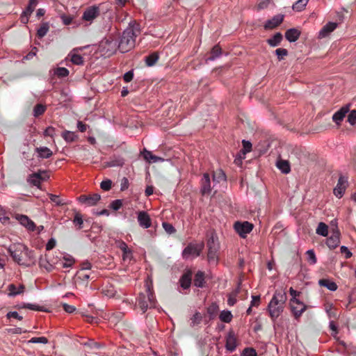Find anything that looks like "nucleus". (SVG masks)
Returning <instances> with one entry per match:
<instances>
[{
    "label": "nucleus",
    "instance_id": "1",
    "mask_svg": "<svg viewBox=\"0 0 356 356\" xmlns=\"http://www.w3.org/2000/svg\"><path fill=\"white\" fill-rule=\"evenodd\" d=\"M8 251L13 259L20 266H31L35 264V252L22 243L11 245Z\"/></svg>",
    "mask_w": 356,
    "mask_h": 356
},
{
    "label": "nucleus",
    "instance_id": "2",
    "mask_svg": "<svg viewBox=\"0 0 356 356\" xmlns=\"http://www.w3.org/2000/svg\"><path fill=\"white\" fill-rule=\"evenodd\" d=\"M140 33L139 24H129V26L122 32L118 42V49L122 53L131 50L136 44V38Z\"/></svg>",
    "mask_w": 356,
    "mask_h": 356
},
{
    "label": "nucleus",
    "instance_id": "3",
    "mask_svg": "<svg viewBox=\"0 0 356 356\" xmlns=\"http://www.w3.org/2000/svg\"><path fill=\"white\" fill-rule=\"evenodd\" d=\"M145 287V293H140L136 299L137 305L143 313H145L148 308H154L156 303L152 281L149 282L147 281Z\"/></svg>",
    "mask_w": 356,
    "mask_h": 356
},
{
    "label": "nucleus",
    "instance_id": "4",
    "mask_svg": "<svg viewBox=\"0 0 356 356\" xmlns=\"http://www.w3.org/2000/svg\"><path fill=\"white\" fill-rule=\"evenodd\" d=\"M286 300L285 293L276 291L273 295L268 305L269 315L273 321H275L282 313Z\"/></svg>",
    "mask_w": 356,
    "mask_h": 356
},
{
    "label": "nucleus",
    "instance_id": "5",
    "mask_svg": "<svg viewBox=\"0 0 356 356\" xmlns=\"http://www.w3.org/2000/svg\"><path fill=\"white\" fill-rule=\"evenodd\" d=\"M117 49H118V44L112 35H110L103 39L99 45V50L100 53L106 56L109 57L113 55Z\"/></svg>",
    "mask_w": 356,
    "mask_h": 356
},
{
    "label": "nucleus",
    "instance_id": "6",
    "mask_svg": "<svg viewBox=\"0 0 356 356\" xmlns=\"http://www.w3.org/2000/svg\"><path fill=\"white\" fill-rule=\"evenodd\" d=\"M208 248L207 260L210 264H217L218 260V252L219 250V243L218 237L212 234L207 243Z\"/></svg>",
    "mask_w": 356,
    "mask_h": 356
},
{
    "label": "nucleus",
    "instance_id": "7",
    "mask_svg": "<svg viewBox=\"0 0 356 356\" xmlns=\"http://www.w3.org/2000/svg\"><path fill=\"white\" fill-rule=\"evenodd\" d=\"M204 248V243H189L183 250L182 256L187 259L190 256L198 257Z\"/></svg>",
    "mask_w": 356,
    "mask_h": 356
},
{
    "label": "nucleus",
    "instance_id": "8",
    "mask_svg": "<svg viewBox=\"0 0 356 356\" xmlns=\"http://www.w3.org/2000/svg\"><path fill=\"white\" fill-rule=\"evenodd\" d=\"M253 227V225L248 221H237L234 225V230L243 238H246L247 235L252 232Z\"/></svg>",
    "mask_w": 356,
    "mask_h": 356
},
{
    "label": "nucleus",
    "instance_id": "9",
    "mask_svg": "<svg viewBox=\"0 0 356 356\" xmlns=\"http://www.w3.org/2000/svg\"><path fill=\"white\" fill-rule=\"evenodd\" d=\"M40 0H29L27 6L22 11L20 15V22L24 24H27L29 21V17L34 11L35 7Z\"/></svg>",
    "mask_w": 356,
    "mask_h": 356
},
{
    "label": "nucleus",
    "instance_id": "10",
    "mask_svg": "<svg viewBox=\"0 0 356 356\" xmlns=\"http://www.w3.org/2000/svg\"><path fill=\"white\" fill-rule=\"evenodd\" d=\"M290 307L296 320H298L302 313L307 309V306L299 300H290Z\"/></svg>",
    "mask_w": 356,
    "mask_h": 356
},
{
    "label": "nucleus",
    "instance_id": "11",
    "mask_svg": "<svg viewBox=\"0 0 356 356\" xmlns=\"http://www.w3.org/2000/svg\"><path fill=\"white\" fill-rule=\"evenodd\" d=\"M56 264H58V261L51 259L48 254H45L44 257H40L39 259L40 268H44L48 273L53 271L56 268Z\"/></svg>",
    "mask_w": 356,
    "mask_h": 356
},
{
    "label": "nucleus",
    "instance_id": "12",
    "mask_svg": "<svg viewBox=\"0 0 356 356\" xmlns=\"http://www.w3.org/2000/svg\"><path fill=\"white\" fill-rule=\"evenodd\" d=\"M347 186L348 177L343 175H340L336 187L334 188L333 193L334 195L338 198L342 197L343 194L345 193Z\"/></svg>",
    "mask_w": 356,
    "mask_h": 356
},
{
    "label": "nucleus",
    "instance_id": "13",
    "mask_svg": "<svg viewBox=\"0 0 356 356\" xmlns=\"http://www.w3.org/2000/svg\"><path fill=\"white\" fill-rule=\"evenodd\" d=\"M100 15L99 6H92L88 7L84 11L82 19L87 22H92Z\"/></svg>",
    "mask_w": 356,
    "mask_h": 356
},
{
    "label": "nucleus",
    "instance_id": "14",
    "mask_svg": "<svg viewBox=\"0 0 356 356\" xmlns=\"http://www.w3.org/2000/svg\"><path fill=\"white\" fill-rule=\"evenodd\" d=\"M14 218L29 231H34L35 229V224L27 216L23 214L15 213Z\"/></svg>",
    "mask_w": 356,
    "mask_h": 356
},
{
    "label": "nucleus",
    "instance_id": "15",
    "mask_svg": "<svg viewBox=\"0 0 356 356\" xmlns=\"http://www.w3.org/2000/svg\"><path fill=\"white\" fill-rule=\"evenodd\" d=\"M137 220L139 225L143 228L147 229L152 226V220L147 211L137 212Z\"/></svg>",
    "mask_w": 356,
    "mask_h": 356
},
{
    "label": "nucleus",
    "instance_id": "16",
    "mask_svg": "<svg viewBox=\"0 0 356 356\" xmlns=\"http://www.w3.org/2000/svg\"><path fill=\"white\" fill-rule=\"evenodd\" d=\"M100 198V195L95 193L90 195H81L79 197L78 200L81 203L91 207L97 204Z\"/></svg>",
    "mask_w": 356,
    "mask_h": 356
},
{
    "label": "nucleus",
    "instance_id": "17",
    "mask_svg": "<svg viewBox=\"0 0 356 356\" xmlns=\"http://www.w3.org/2000/svg\"><path fill=\"white\" fill-rule=\"evenodd\" d=\"M340 243V232L338 229H333L332 234L327 238L326 244L331 250H334Z\"/></svg>",
    "mask_w": 356,
    "mask_h": 356
},
{
    "label": "nucleus",
    "instance_id": "18",
    "mask_svg": "<svg viewBox=\"0 0 356 356\" xmlns=\"http://www.w3.org/2000/svg\"><path fill=\"white\" fill-rule=\"evenodd\" d=\"M237 346V339L234 332L231 330L226 336L225 348L229 352H233Z\"/></svg>",
    "mask_w": 356,
    "mask_h": 356
},
{
    "label": "nucleus",
    "instance_id": "19",
    "mask_svg": "<svg viewBox=\"0 0 356 356\" xmlns=\"http://www.w3.org/2000/svg\"><path fill=\"white\" fill-rule=\"evenodd\" d=\"M337 26L338 24L336 22L327 23L318 32V38L322 39L326 38L337 29Z\"/></svg>",
    "mask_w": 356,
    "mask_h": 356
},
{
    "label": "nucleus",
    "instance_id": "20",
    "mask_svg": "<svg viewBox=\"0 0 356 356\" xmlns=\"http://www.w3.org/2000/svg\"><path fill=\"white\" fill-rule=\"evenodd\" d=\"M284 19L283 15H275L272 19H268L266 22L264 24V29L266 30L273 29L277 27L280 24H282Z\"/></svg>",
    "mask_w": 356,
    "mask_h": 356
},
{
    "label": "nucleus",
    "instance_id": "21",
    "mask_svg": "<svg viewBox=\"0 0 356 356\" xmlns=\"http://www.w3.org/2000/svg\"><path fill=\"white\" fill-rule=\"evenodd\" d=\"M350 106L345 105L337 111L332 116V120L338 125L341 124L346 114L349 112Z\"/></svg>",
    "mask_w": 356,
    "mask_h": 356
},
{
    "label": "nucleus",
    "instance_id": "22",
    "mask_svg": "<svg viewBox=\"0 0 356 356\" xmlns=\"http://www.w3.org/2000/svg\"><path fill=\"white\" fill-rule=\"evenodd\" d=\"M211 191V180L210 176L208 173H204L201 179V189L200 192L202 195H206L210 193Z\"/></svg>",
    "mask_w": 356,
    "mask_h": 356
},
{
    "label": "nucleus",
    "instance_id": "23",
    "mask_svg": "<svg viewBox=\"0 0 356 356\" xmlns=\"http://www.w3.org/2000/svg\"><path fill=\"white\" fill-rule=\"evenodd\" d=\"M124 164V159L119 155H113L110 157L109 161L105 163L106 167H122Z\"/></svg>",
    "mask_w": 356,
    "mask_h": 356
},
{
    "label": "nucleus",
    "instance_id": "24",
    "mask_svg": "<svg viewBox=\"0 0 356 356\" xmlns=\"http://www.w3.org/2000/svg\"><path fill=\"white\" fill-rule=\"evenodd\" d=\"M193 273L191 270H187L180 277L179 282L184 289H187L191 286Z\"/></svg>",
    "mask_w": 356,
    "mask_h": 356
},
{
    "label": "nucleus",
    "instance_id": "25",
    "mask_svg": "<svg viewBox=\"0 0 356 356\" xmlns=\"http://www.w3.org/2000/svg\"><path fill=\"white\" fill-rule=\"evenodd\" d=\"M68 57L70 58L71 62L73 64L81 65L83 64V58L78 54V49H74L68 54Z\"/></svg>",
    "mask_w": 356,
    "mask_h": 356
},
{
    "label": "nucleus",
    "instance_id": "26",
    "mask_svg": "<svg viewBox=\"0 0 356 356\" xmlns=\"http://www.w3.org/2000/svg\"><path fill=\"white\" fill-rule=\"evenodd\" d=\"M194 285L199 288H203L205 284V273L203 271L198 270L193 279Z\"/></svg>",
    "mask_w": 356,
    "mask_h": 356
},
{
    "label": "nucleus",
    "instance_id": "27",
    "mask_svg": "<svg viewBox=\"0 0 356 356\" xmlns=\"http://www.w3.org/2000/svg\"><path fill=\"white\" fill-rule=\"evenodd\" d=\"M38 157L40 159H49L53 155L52 151L47 147H39L35 148Z\"/></svg>",
    "mask_w": 356,
    "mask_h": 356
},
{
    "label": "nucleus",
    "instance_id": "28",
    "mask_svg": "<svg viewBox=\"0 0 356 356\" xmlns=\"http://www.w3.org/2000/svg\"><path fill=\"white\" fill-rule=\"evenodd\" d=\"M300 35V31L296 29H288L285 33V38L289 42H296Z\"/></svg>",
    "mask_w": 356,
    "mask_h": 356
},
{
    "label": "nucleus",
    "instance_id": "29",
    "mask_svg": "<svg viewBox=\"0 0 356 356\" xmlns=\"http://www.w3.org/2000/svg\"><path fill=\"white\" fill-rule=\"evenodd\" d=\"M219 307L216 302H212L207 308V313L209 317V320H213L218 312Z\"/></svg>",
    "mask_w": 356,
    "mask_h": 356
},
{
    "label": "nucleus",
    "instance_id": "30",
    "mask_svg": "<svg viewBox=\"0 0 356 356\" xmlns=\"http://www.w3.org/2000/svg\"><path fill=\"white\" fill-rule=\"evenodd\" d=\"M276 166L284 174H288L291 172L289 162L286 160L279 159L277 161Z\"/></svg>",
    "mask_w": 356,
    "mask_h": 356
},
{
    "label": "nucleus",
    "instance_id": "31",
    "mask_svg": "<svg viewBox=\"0 0 356 356\" xmlns=\"http://www.w3.org/2000/svg\"><path fill=\"white\" fill-rule=\"evenodd\" d=\"M318 284L321 286L326 287L327 289L332 291H335L338 288L337 284L334 282L328 279L319 280Z\"/></svg>",
    "mask_w": 356,
    "mask_h": 356
},
{
    "label": "nucleus",
    "instance_id": "32",
    "mask_svg": "<svg viewBox=\"0 0 356 356\" xmlns=\"http://www.w3.org/2000/svg\"><path fill=\"white\" fill-rule=\"evenodd\" d=\"M8 289L9 291L8 295L10 296H15L17 295H19L24 292V286L22 284L18 288H17V286L14 284H10L8 285Z\"/></svg>",
    "mask_w": 356,
    "mask_h": 356
},
{
    "label": "nucleus",
    "instance_id": "33",
    "mask_svg": "<svg viewBox=\"0 0 356 356\" xmlns=\"http://www.w3.org/2000/svg\"><path fill=\"white\" fill-rule=\"evenodd\" d=\"M159 58V55L157 52H153L150 54L149 56L145 57V64L148 67H152L154 65Z\"/></svg>",
    "mask_w": 356,
    "mask_h": 356
},
{
    "label": "nucleus",
    "instance_id": "34",
    "mask_svg": "<svg viewBox=\"0 0 356 356\" xmlns=\"http://www.w3.org/2000/svg\"><path fill=\"white\" fill-rule=\"evenodd\" d=\"M282 38V33H277L272 38L268 39L267 42L271 47H277L281 43Z\"/></svg>",
    "mask_w": 356,
    "mask_h": 356
},
{
    "label": "nucleus",
    "instance_id": "35",
    "mask_svg": "<svg viewBox=\"0 0 356 356\" xmlns=\"http://www.w3.org/2000/svg\"><path fill=\"white\" fill-rule=\"evenodd\" d=\"M210 56L207 60H213L216 58L220 57L222 54V49L219 44L215 45L211 50Z\"/></svg>",
    "mask_w": 356,
    "mask_h": 356
},
{
    "label": "nucleus",
    "instance_id": "36",
    "mask_svg": "<svg viewBox=\"0 0 356 356\" xmlns=\"http://www.w3.org/2000/svg\"><path fill=\"white\" fill-rule=\"evenodd\" d=\"M63 139L67 143H72L77 140L78 136L72 131H65L61 134Z\"/></svg>",
    "mask_w": 356,
    "mask_h": 356
},
{
    "label": "nucleus",
    "instance_id": "37",
    "mask_svg": "<svg viewBox=\"0 0 356 356\" xmlns=\"http://www.w3.org/2000/svg\"><path fill=\"white\" fill-rule=\"evenodd\" d=\"M72 222L77 229H81L83 228V220L82 218V215L79 212L75 211Z\"/></svg>",
    "mask_w": 356,
    "mask_h": 356
},
{
    "label": "nucleus",
    "instance_id": "38",
    "mask_svg": "<svg viewBox=\"0 0 356 356\" xmlns=\"http://www.w3.org/2000/svg\"><path fill=\"white\" fill-rule=\"evenodd\" d=\"M219 318L222 322L229 323L232 321L233 316L230 311L223 310L220 312Z\"/></svg>",
    "mask_w": 356,
    "mask_h": 356
},
{
    "label": "nucleus",
    "instance_id": "39",
    "mask_svg": "<svg viewBox=\"0 0 356 356\" xmlns=\"http://www.w3.org/2000/svg\"><path fill=\"white\" fill-rule=\"evenodd\" d=\"M49 25L48 22L42 23L37 31V36L38 38H43L49 31Z\"/></svg>",
    "mask_w": 356,
    "mask_h": 356
},
{
    "label": "nucleus",
    "instance_id": "40",
    "mask_svg": "<svg viewBox=\"0 0 356 356\" xmlns=\"http://www.w3.org/2000/svg\"><path fill=\"white\" fill-rule=\"evenodd\" d=\"M316 232L318 235L327 236L328 234V226L324 222H319Z\"/></svg>",
    "mask_w": 356,
    "mask_h": 356
},
{
    "label": "nucleus",
    "instance_id": "41",
    "mask_svg": "<svg viewBox=\"0 0 356 356\" xmlns=\"http://www.w3.org/2000/svg\"><path fill=\"white\" fill-rule=\"evenodd\" d=\"M47 108L45 105L38 104L34 106L33 108V116L38 118L42 115H43L46 111Z\"/></svg>",
    "mask_w": 356,
    "mask_h": 356
},
{
    "label": "nucleus",
    "instance_id": "42",
    "mask_svg": "<svg viewBox=\"0 0 356 356\" xmlns=\"http://www.w3.org/2000/svg\"><path fill=\"white\" fill-rule=\"evenodd\" d=\"M27 181L31 185L35 186L38 188L40 187L41 183L38 180V174H31L27 179Z\"/></svg>",
    "mask_w": 356,
    "mask_h": 356
},
{
    "label": "nucleus",
    "instance_id": "43",
    "mask_svg": "<svg viewBox=\"0 0 356 356\" xmlns=\"http://www.w3.org/2000/svg\"><path fill=\"white\" fill-rule=\"evenodd\" d=\"M63 259L65 261L60 264L62 268L72 267L75 262L74 259L70 255L64 256Z\"/></svg>",
    "mask_w": 356,
    "mask_h": 356
},
{
    "label": "nucleus",
    "instance_id": "44",
    "mask_svg": "<svg viewBox=\"0 0 356 356\" xmlns=\"http://www.w3.org/2000/svg\"><path fill=\"white\" fill-rule=\"evenodd\" d=\"M308 1L306 0H298L293 5V10L296 11H301L302 10Z\"/></svg>",
    "mask_w": 356,
    "mask_h": 356
},
{
    "label": "nucleus",
    "instance_id": "45",
    "mask_svg": "<svg viewBox=\"0 0 356 356\" xmlns=\"http://www.w3.org/2000/svg\"><path fill=\"white\" fill-rule=\"evenodd\" d=\"M33 174H38V180L40 181V183L48 180L49 178V174L47 170H39L38 172H34Z\"/></svg>",
    "mask_w": 356,
    "mask_h": 356
},
{
    "label": "nucleus",
    "instance_id": "46",
    "mask_svg": "<svg viewBox=\"0 0 356 356\" xmlns=\"http://www.w3.org/2000/svg\"><path fill=\"white\" fill-rule=\"evenodd\" d=\"M54 74L59 78H64L69 75V70L65 67H58L55 70Z\"/></svg>",
    "mask_w": 356,
    "mask_h": 356
},
{
    "label": "nucleus",
    "instance_id": "47",
    "mask_svg": "<svg viewBox=\"0 0 356 356\" xmlns=\"http://www.w3.org/2000/svg\"><path fill=\"white\" fill-rule=\"evenodd\" d=\"M119 248L122 251V252H123V255H122L123 259L125 260L126 257H127L129 254H131V252L129 249L128 245H127V243H124V241H121L120 243Z\"/></svg>",
    "mask_w": 356,
    "mask_h": 356
},
{
    "label": "nucleus",
    "instance_id": "48",
    "mask_svg": "<svg viewBox=\"0 0 356 356\" xmlns=\"http://www.w3.org/2000/svg\"><path fill=\"white\" fill-rule=\"evenodd\" d=\"M306 255L307 257V261L312 264L314 265L316 264L317 259L315 254V252L313 250H309L306 252Z\"/></svg>",
    "mask_w": 356,
    "mask_h": 356
},
{
    "label": "nucleus",
    "instance_id": "49",
    "mask_svg": "<svg viewBox=\"0 0 356 356\" xmlns=\"http://www.w3.org/2000/svg\"><path fill=\"white\" fill-rule=\"evenodd\" d=\"M83 345L91 350H97L102 346L101 343H97L92 339H88L86 342L83 343Z\"/></svg>",
    "mask_w": 356,
    "mask_h": 356
},
{
    "label": "nucleus",
    "instance_id": "50",
    "mask_svg": "<svg viewBox=\"0 0 356 356\" xmlns=\"http://www.w3.org/2000/svg\"><path fill=\"white\" fill-rule=\"evenodd\" d=\"M325 309L329 317H336L337 313L336 310L334 308L332 304L326 303L325 305Z\"/></svg>",
    "mask_w": 356,
    "mask_h": 356
},
{
    "label": "nucleus",
    "instance_id": "51",
    "mask_svg": "<svg viewBox=\"0 0 356 356\" xmlns=\"http://www.w3.org/2000/svg\"><path fill=\"white\" fill-rule=\"evenodd\" d=\"M162 226L164 229V230L168 234H172L176 232V229L174 227V226L167 222H163L162 223Z\"/></svg>",
    "mask_w": 356,
    "mask_h": 356
},
{
    "label": "nucleus",
    "instance_id": "52",
    "mask_svg": "<svg viewBox=\"0 0 356 356\" xmlns=\"http://www.w3.org/2000/svg\"><path fill=\"white\" fill-rule=\"evenodd\" d=\"M10 218L6 214L5 209L0 205V221L2 223L9 222Z\"/></svg>",
    "mask_w": 356,
    "mask_h": 356
},
{
    "label": "nucleus",
    "instance_id": "53",
    "mask_svg": "<svg viewBox=\"0 0 356 356\" xmlns=\"http://www.w3.org/2000/svg\"><path fill=\"white\" fill-rule=\"evenodd\" d=\"M23 308H26V309H29L34 310V311H42V312L46 311L45 309H44V307L31 304V303L24 304L23 306Z\"/></svg>",
    "mask_w": 356,
    "mask_h": 356
},
{
    "label": "nucleus",
    "instance_id": "54",
    "mask_svg": "<svg viewBox=\"0 0 356 356\" xmlns=\"http://www.w3.org/2000/svg\"><path fill=\"white\" fill-rule=\"evenodd\" d=\"M275 54L279 60H282L284 56L288 55V51L284 48H278L275 50Z\"/></svg>",
    "mask_w": 356,
    "mask_h": 356
},
{
    "label": "nucleus",
    "instance_id": "55",
    "mask_svg": "<svg viewBox=\"0 0 356 356\" xmlns=\"http://www.w3.org/2000/svg\"><path fill=\"white\" fill-rule=\"evenodd\" d=\"M48 195L50 200L54 202L57 206H61L65 204L61 199H60L59 196L56 195L49 194Z\"/></svg>",
    "mask_w": 356,
    "mask_h": 356
},
{
    "label": "nucleus",
    "instance_id": "56",
    "mask_svg": "<svg viewBox=\"0 0 356 356\" xmlns=\"http://www.w3.org/2000/svg\"><path fill=\"white\" fill-rule=\"evenodd\" d=\"M237 293H238V291H236L232 293H230L229 296H228V299H227V304L229 305V306H234L236 302V296H237Z\"/></svg>",
    "mask_w": 356,
    "mask_h": 356
},
{
    "label": "nucleus",
    "instance_id": "57",
    "mask_svg": "<svg viewBox=\"0 0 356 356\" xmlns=\"http://www.w3.org/2000/svg\"><path fill=\"white\" fill-rule=\"evenodd\" d=\"M29 343H44V344H46L48 343V339L47 338L44 337H33L31 338L29 341Z\"/></svg>",
    "mask_w": 356,
    "mask_h": 356
},
{
    "label": "nucleus",
    "instance_id": "58",
    "mask_svg": "<svg viewBox=\"0 0 356 356\" xmlns=\"http://www.w3.org/2000/svg\"><path fill=\"white\" fill-rule=\"evenodd\" d=\"M122 206V200H115L110 204V208L114 211L119 210Z\"/></svg>",
    "mask_w": 356,
    "mask_h": 356
},
{
    "label": "nucleus",
    "instance_id": "59",
    "mask_svg": "<svg viewBox=\"0 0 356 356\" xmlns=\"http://www.w3.org/2000/svg\"><path fill=\"white\" fill-rule=\"evenodd\" d=\"M112 181L110 179H106L101 182L100 187L104 191H109L111 188Z\"/></svg>",
    "mask_w": 356,
    "mask_h": 356
},
{
    "label": "nucleus",
    "instance_id": "60",
    "mask_svg": "<svg viewBox=\"0 0 356 356\" xmlns=\"http://www.w3.org/2000/svg\"><path fill=\"white\" fill-rule=\"evenodd\" d=\"M348 122L351 125L356 124V110H352L348 115Z\"/></svg>",
    "mask_w": 356,
    "mask_h": 356
},
{
    "label": "nucleus",
    "instance_id": "61",
    "mask_svg": "<svg viewBox=\"0 0 356 356\" xmlns=\"http://www.w3.org/2000/svg\"><path fill=\"white\" fill-rule=\"evenodd\" d=\"M55 131H56V129L54 127H48L43 132V135L44 136L47 137V136H49V137H51L53 138L54 136L55 135Z\"/></svg>",
    "mask_w": 356,
    "mask_h": 356
},
{
    "label": "nucleus",
    "instance_id": "62",
    "mask_svg": "<svg viewBox=\"0 0 356 356\" xmlns=\"http://www.w3.org/2000/svg\"><path fill=\"white\" fill-rule=\"evenodd\" d=\"M241 356H257V353L253 348H245L241 355Z\"/></svg>",
    "mask_w": 356,
    "mask_h": 356
},
{
    "label": "nucleus",
    "instance_id": "63",
    "mask_svg": "<svg viewBox=\"0 0 356 356\" xmlns=\"http://www.w3.org/2000/svg\"><path fill=\"white\" fill-rule=\"evenodd\" d=\"M129 186V181L127 177H123L120 183V190L124 191L127 190Z\"/></svg>",
    "mask_w": 356,
    "mask_h": 356
},
{
    "label": "nucleus",
    "instance_id": "64",
    "mask_svg": "<svg viewBox=\"0 0 356 356\" xmlns=\"http://www.w3.org/2000/svg\"><path fill=\"white\" fill-rule=\"evenodd\" d=\"M63 23L65 25H70L72 22L73 17L70 15H63L60 16Z\"/></svg>",
    "mask_w": 356,
    "mask_h": 356
}]
</instances>
